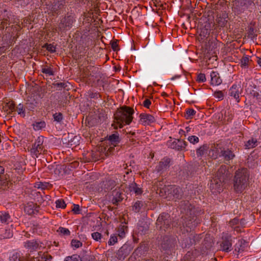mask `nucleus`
I'll use <instances>...</instances> for the list:
<instances>
[{
	"label": "nucleus",
	"instance_id": "nucleus-1",
	"mask_svg": "<svg viewBox=\"0 0 261 261\" xmlns=\"http://www.w3.org/2000/svg\"><path fill=\"white\" fill-rule=\"evenodd\" d=\"M134 113V109L129 107H120L114 114V121L112 126L116 129L118 126L122 128L124 125L129 124L133 120Z\"/></svg>",
	"mask_w": 261,
	"mask_h": 261
},
{
	"label": "nucleus",
	"instance_id": "nucleus-2",
	"mask_svg": "<svg viewBox=\"0 0 261 261\" xmlns=\"http://www.w3.org/2000/svg\"><path fill=\"white\" fill-rule=\"evenodd\" d=\"M249 178V173L246 168L237 170L233 179L234 190L238 193L242 192L248 186Z\"/></svg>",
	"mask_w": 261,
	"mask_h": 261
},
{
	"label": "nucleus",
	"instance_id": "nucleus-3",
	"mask_svg": "<svg viewBox=\"0 0 261 261\" xmlns=\"http://www.w3.org/2000/svg\"><path fill=\"white\" fill-rule=\"evenodd\" d=\"M158 191L161 196L175 200L181 199L183 195L181 189L175 186H165Z\"/></svg>",
	"mask_w": 261,
	"mask_h": 261
},
{
	"label": "nucleus",
	"instance_id": "nucleus-4",
	"mask_svg": "<svg viewBox=\"0 0 261 261\" xmlns=\"http://www.w3.org/2000/svg\"><path fill=\"white\" fill-rule=\"evenodd\" d=\"M177 246L175 238L166 236L162 239L159 245V248L164 253L171 255L175 252Z\"/></svg>",
	"mask_w": 261,
	"mask_h": 261
},
{
	"label": "nucleus",
	"instance_id": "nucleus-5",
	"mask_svg": "<svg viewBox=\"0 0 261 261\" xmlns=\"http://www.w3.org/2000/svg\"><path fill=\"white\" fill-rule=\"evenodd\" d=\"M43 142L44 138L43 136H41L37 138L30 149V152L32 155L38 158L40 154H43L46 151L43 145Z\"/></svg>",
	"mask_w": 261,
	"mask_h": 261
},
{
	"label": "nucleus",
	"instance_id": "nucleus-6",
	"mask_svg": "<svg viewBox=\"0 0 261 261\" xmlns=\"http://www.w3.org/2000/svg\"><path fill=\"white\" fill-rule=\"evenodd\" d=\"M171 223V219L170 215L168 214L163 213L159 216L156 224L161 230L166 231L170 229Z\"/></svg>",
	"mask_w": 261,
	"mask_h": 261
},
{
	"label": "nucleus",
	"instance_id": "nucleus-7",
	"mask_svg": "<svg viewBox=\"0 0 261 261\" xmlns=\"http://www.w3.org/2000/svg\"><path fill=\"white\" fill-rule=\"evenodd\" d=\"M255 5L253 0H245V1L240 2L236 5L235 9L238 14L243 13L246 10L252 9Z\"/></svg>",
	"mask_w": 261,
	"mask_h": 261
},
{
	"label": "nucleus",
	"instance_id": "nucleus-8",
	"mask_svg": "<svg viewBox=\"0 0 261 261\" xmlns=\"http://www.w3.org/2000/svg\"><path fill=\"white\" fill-rule=\"evenodd\" d=\"M74 22L73 17L71 16H68L63 18L58 25V29L60 31H64L70 29Z\"/></svg>",
	"mask_w": 261,
	"mask_h": 261
},
{
	"label": "nucleus",
	"instance_id": "nucleus-9",
	"mask_svg": "<svg viewBox=\"0 0 261 261\" xmlns=\"http://www.w3.org/2000/svg\"><path fill=\"white\" fill-rule=\"evenodd\" d=\"M225 181L215 177L211 180L210 189L213 193H220L223 190V183Z\"/></svg>",
	"mask_w": 261,
	"mask_h": 261
},
{
	"label": "nucleus",
	"instance_id": "nucleus-10",
	"mask_svg": "<svg viewBox=\"0 0 261 261\" xmlns=\"http://www.w3.org/2000/svg\"><path fill=\"white\" fill-rule=\"evenodd\" d=\"M171 159L165 157L161 160L158 165L155 167V170L162 174L168 170L170 166Z\"/></svg>",
	"mask_w": 261,
	"mask_h": 261
},
{
	"label": "nucleus",
	"instance_id": "nucleus-11",
	"mask_svg": "<svg viewBox=\"0 0 261 261\" xmlns=\"http://www.w3.org/2000/svg\"><path fill=\"white\" fill-rule=\"evenodd\" d=\"M229 175L230 173L226 166L222 165L218 170L214 177L225 181L229 178Z\"/></svg>",
	"mask_w": 261,
	"mask_h": 261
},
{
	"label": "nucleus",
	"instance_id": "nucleus-12",
	"mask_svg": "<svg viewBox=\"0 0 261 261\" xmlns=\"http://www.w3.org/2000/svg\"><path fill=\"white\" fill-rule=\"evenodd\" d=\"M221 248L222 250L225 252H229L232 250V238L231 236L228 234L226 235L223 238L221 244Z\"/></svg>",
	"mask_w": 261,
	"mask_h": 261
},
{
	"label": "nucleus",
	"instance_id": "nucleus-13",
	"mask_svg": "<svg viewBox=\"0 0 261 261\" xmlns=\"http://www.w3.org/2000/svg\"><path fill=\"white\" fill-rule=\"evenodd\" d=\"M113 198L111 199L112 203L117 205L119 202H121L124 198V194L122 190L120 188L116 189L113 191Z\"/></svg>",
	"mask_w": 261,
	"mask_h": 261
},
{
	"label": "nucleus",
	"instance_id": "nucleus-14",
	"mask_svg": "<svg viewBox=\"0 0 261 261\" xmlns=\"http://www.w3.org/2000/svg\"><path fill=\"white\" fill-rule=\"evenodd\" d=\"M140 122L144 125H150L155 122L154 117L150 114L142 113L140 115Z\"/></svg>",
	"mask_w": 261,
	"mask_h": 261
},
{
	"label": "nucleus",
	"instance_id": "nucleus-15",
	"mask_svg": "<svg viewBox=\"0 0 261 261\" xmlns=\"http://www.w3.org/2000/svg\"><path fill=\"white\" fill-rule=\"evenodd\" d=\"M130 252V247L127 244H124L117 253V258L119 259H124Z\"/></svg>",
	"mask_w": 261,
	"mask_h": 261
},
{
	"label": "nucleus",
	"instance_id": "nucleus-16",
	"mask_svg": "<svg viewBox=\"0 0 261 261\" xmlns=\"http://www.w3.org/2000/svg\"><path fill=\"white\" fill-rule=\"evenodd\" d=\"M29 255L21 256L20 253L15 252L10 257V261H35L34 258H30Z\"/></svg>",
	"mask_w": 261,
	"mask_h": 261
},
{
	"label": "nucleus",
	"instance_id": "nucleus-17",
	"mask_svg": "<svg viewBox=\"0 0 261 261\" xmlns=\"http://www.w3.org/2000/svg\"><path fill=\"white\" fill-rule=\"evenodd\" d=\"M187 143L183 140H176L174 141L171 144L170 147L173 149L176 150H184L186 148Z\"/></svg>",
	"mask_w": 261,
	"mask_h": 261
},
{
	"label": "nucleus",
	"instance_id": "nucleus-18",
	"mask_svg": "<svg viewBox=\"0 0 261 261\" xmlns=\"http://www.w3.org/2000/svg\"><path fill=\"white\" fill-rule=\"evenodd\" d=\"M24 247L28 249L30 252L36 250L41 246L39 243L36 240L28 241L24 243Z\"/></svg>",
	"mask_w": 261,
	"mask_h": 261
},
{
	"label": "nucleus",
	"instance_id": "nucleus-19",
	"mask_svg": "<svg viewBox=\"0 0 261 261\" xmlns=\"http://www.w3.org/2000/svg\"><path fill=\"white\" fill-rule=\"evenodd\" d=\"M38 207L33 202L28 203L24 207V211L30 215L37 214L38 210Z\"/></svg>",
	"mask_w": 261,
	"mask_h": 261
},
{
	"label": "nucleus",
	"instance_id": "nucleus-20",
	"mask_svg": "<svg viewBox=\"0 0 261 261\" xmlns=\"http://www.w3.org/2000/svg\"><path fill=\"white\" fill-rule=\"evenodd\" d=\"M146 204L144 201L142 200H137L133 204L132 206V211L135 213H139L142 210L145 209Z\"/></svg>",
	"mask_w": 261,
	"mask_h": 261
},
{
	"label": "nucleus",
	"instance_id": "nucleus-21",
	"mask_svg": "<svg viewBox=\"0 0 261 261\" xmlns=\"http://www.w3.org/2000/svg\"><path fill=\"white\" fill-rule=\"evenodd\" d=\"M211 77L212 85L218 86L222 83V81L218 72L212 71L211 73Z\"/></svg>",
	"mask_w": 261,
	"mask_h": 261
},
{
	"label": "nucleus",
	"instance_id": "nucleus-22",
	"mask_svg": "<svg viewBox=\"0 0 261 261\" xmlns=\"http://www.w3.org/2000/svg\"><path fill=\"white\" fill-rule=\"evenodd\" d=\"M5 169L0 166V189H4L7 184V181L4 175Z\"/></svg>",
	"mask_w": 261,
	"mask_h": 261
},
{
	"label": "nucleus",
	"instance_id": "nucleus-23",
	"mask_svg": "<svg viewBox=\"0 0 261 261\" xmlns=\"http://www.w3.org/2000/svg\"><path fill=\"white\" fill-rule=\"evenodd\" d=\"M229 94L231 96H233L238 102L240 101L239 90L237 85H232V86L230 88L229 90Z\"/></svg>",
	"mask_w": 261,
	"mask_h": 261
},
{
	"label": "nucleus",
	"instance_id": "nucleus-24",
	"mask_svg": "<svg viewBox=\"0 0 261 261\" xmlns=\"http://www.w3.org/2000/svg\"><path fill=\"white\" fill-rule=\"evenodd\" d=\"M13 233L10 228H0V239H5L12 237Z\"/></svg>",
	"mask_w": 261,
	"mask_h": 261
},
{
	"label": "nucleus",
	"instance_id": "nucleus-25",
	"mask_svg": "<svg viewBox=\"0 0 261 261\" xmlns=\"http://www.w3.org/2000/svg\"><path fill=\"white\" fill-rule=\"evenodd\" d=\"M128 190L132 192H134L136 195H141L143 191L141 188H139L136 183L133 182L128 187Z\"/></svg>",
	"mask_w": 261,
	"mask_h": 261
},
{
	"label": "nucleus",
	"instance_id": "nucleus-26",
	"mask_svg": "<svg viewBox=\"0 0 261 261\" xmlns=\"http://www.w3.org/2000/svg\"><path fill=\"white\" fill-rule=\"evenodd\" d=\"M223 156L224 160L226 161H228L232 160L234 157V154L229 149H225L224 148L223 151L221 154V156Z\"/></svg>",
	"mask_w": 261,
	"mask_h": 261
},
{
	"label": "nucleus",
	"instance_id": "nucleus-27",
	"mask_svg": "<svg viewBox=\"0 0 261 261\" xmlns=\"http://www.w3.org/2000/svg\"><path fill=\"white\" fill-rule=\"evenodd\" d=\"M109 141L110 142L111 145L114 146H117V145L120 142V138L119 135L116 134H114L109 136Z\"/></svg>",
	"mask_w": 261,
	"mask_h": 261
},
{
	"label": "nucleus",
	"instance_id": "nucleus-28",
	"mask_svg": "<svg viewBox=\"0 0 261 261\" xmlns=\"http://www.w3.org/2000/svg\"><path fill=\"white\" fill-rule=\"evenodd\" d=\"M127 226L124 224H121L117 229L118 236L121 238H123L124 237L125 232L127 231Z\"/></svg>",
	"mask_w": 261,
	"mask_h": 261
},
{
	"label": "nucleus",
	"instance_id": "nucleus-29",
	"mask_svg": "<svg viewBox=\"0 0 261 261\" xmlns=\"http://www.w3.org/2000/svg\"><path fill=\"white\" fill-rule=\"evenodd\" d=\"M208 146L206 144H204L198 148L196 150V153L198 156H201L206 153Z\"/></svg>",
	"mask_w": 261,
	"mask_h": 261
},
{
	"label": "nucleus",
	"instance_id": "nucleus-30",
	"mask_svg": "<svg viewBox=\"0 0 261 261\" xmlns=\"http://www.w3.org/2000/svg\"><path fill=\"white\" fill-rule=\"evenodd\" d=\"M98 70L97 67H95L92 66H89L86 67V69L84 70V74L86 77H89L90 76H93L91 72H93L94 71L96 72Z\"/></svg>",
	"mask_w": 261,
	"mask_h": 261
},
{
	"label": "nucleus",
	"instance_id": "nucleus-31",
	"mask_svg": "<svg viewBox=\"0 0 261 261\" xmlns=\"http://www.w3.org/2000/svg\"><path fill=\"white\" fill-rule=\"evenodd\" d=\"M211 148L213 149V151H214V150L216 151L219 154V156H221L224 147L221 143H219L213 144L211 146Z\"/></svg>",
	"mask_w": 261,
	"mask_h": 261
},
{
	"label": "nucleus",
	"instance_id": "nucleus-32",
	"mask_svg": "<svg viewBox=\"0 0 261 261\" xmlns=\"http://www.w3.org/2000/svg\"><path fill=\"white\" fill-rule=\"evenodd\" d=\"M5 109L7 111H8V113H11L15 110V104L12 101H9L7 102L5 106Z\"/></svg>",
	"mask_w": 261,
	"mask_h": 261
},
{
	"label": "nucleus",
	"instance_id": "nucleus-33",
	"mask_svg": "<svg viewBox=\"0 0 261 261\" xmlns=\"http://www.w3.org/2000/svg\"><path fill=\"white\" fill-rule=\"evenodd\" d=\"M10 220V216L7 213H1L0 214V221L2 223H8V222Z\"/></svg>",
	"mask_w": 261,
	"mask_h": 261
},
{
	"label": "nucleus",
	"instance_id": "nucleus-34",
	"mask_svg": "<svg viewBox=\"0 0 261 261\" xmlns=\"http://www.w3.org/2000/svg\"><path fill=\"white\" fill-rule=\"evenodd\" d=\"M251 60L249 56H243L241 60V66L242 67H246L248 66Z\"/></svg>",
	"mask_w": 261,
	"mask_h": 261
},
{
	"label": "nucleus",
	"instance_id": "nucleus-35",
	"mask_svg": "<svg viewBox=\"0 0 261 261\" xmlns=\"http://www.w3.org/2000/svg\"><path fill=\"white\" fill-rule=\"evenodd\" d=\"M257 145V140L254 139L249 140L245 144L246 147L248 149L252 148Z\"/></svg>",
	"mask_w": 261,
	"mask_h": 261
},
{
	"label": "nucleus",
	"instance_id": "nucleus-36",
	"mask_svg": "<svg viewBox=\"0 0 261 261\" xmlns=\"http://www.w3.org/2000/svg\"><path fill=\"white\" fill-rule=\"evenodd\" d=\"M35 130H40L45 127V123L44 121L36 122L33 124Z\"/></svg>",
	"mask_w": 261,
	"mask_h": 261
},
{
	"label": "nucleus",
	"instance_id": "nucleus-37",
	"mask_svg": "<svg viewBox=\"0 0 261 261\" xmlns=\"http://www.w3.org/2000/svg\"><path fill=\"white\" fill-rule=\"evenodd\" d=\"M189 238L190 241V243L191 245L196 244V242H199L200 239H201L199 235H193L192 234L190 235Z\"/></svg>",
	"mask_w": 261,
	"mask_h": 261
},
{
	"label": "nucleus",
	"instance_id": "nucleus-38",
	"mask_svg": "<svg viewBox=\"0 0 261 261\" xmlns=\"http://www.w3.org/2000/svg\"><path fill=\"white\" fill-rule=\"evenodd\" d=\"M64 261H82V259L80 258V256L76 254H74L70 256H67L65 258Z\"/></svg>",
	"mask_w": 261,
	"mask_h": 261
},
{
	"label": "nucleus",
	"instance_id": "nucleus-39",
	"mask_svg": "<svg viewBox=\"0 0 261 261\" xmlns=\"http://www.w3.org/2000/svg\"><path fill=\"white\" fill-rule=\"evenodd\" d=\"M52 257L46 253H43L42 255L37 259V261H51Z\"/></svg>",
	"mask_w": 261,
	"mask_h": 261
},
{
	"label": "nucleus",
	"instance_id": "nucleus-40",
	"mask_svg": "<svg viewBox=\"0 0 261 261\" xmlns=\"http://www.w3.org/2000/svg\"><path fill=\"white\" fill-rule=\"evenodd\" d=\"M195 114L196 111L194 109H189L186 111L185 117L187 119H191Z\"/></svg>",
	"mask_w": 261,
	"mask_h": 261
},
{
	"label": "nucleus",
	"instance_id": "nucleus-41",
	"mask_svg": "<svg viewBox=\"0 0 261 261\" xmlns=\"http://www.w3.org/2000/svg\"><path fill=\"white\" fill-rule=\"evenodd\" d=\"M118 242L117 236L116 234L112 235L108 241V244L110 246L114 245Z\"/></svg>",
	"mask_w": 261,
	"mask_h": 261
},
{
	"label": "nucleus",
	"instance_id": "nucleus-42",
	"mask_svg": "<svg viewBox=\"0 0 261 261\" xmlns=\"http://www.w3.org/2000/svg\"><path fill=\"white\" fill-rule=\"evenodd\" d=\"M92 238L96 241L100 242L102 238V235L98 232H94L91 234Z\"/></svg>",
	"mask_w": 261,
	"mask_h": 261
},
{
	"label": "nucleus",
	"instance_id": "nucleus-43",
	"mask_svg": "<svg viewBox=\"0 0 261 261\" xmlns=\"http://www.w3.org/2000/svg\"><path fill=\"white\" fill-rule=\"evenodd\" d=\"M188 140L192 144H195L197 143L199 139L198 137L196 136H191L188 138Z\"/></svg>",
	"mask_w": 261,
	"mask_h": 261
},
{
	"label": "nucleus",
	"instance_id": "nucleus-44",
	"mask_svg": "<svg viewBox=\"0 0 261 261\" xmlns=\"http://www.w3.org/2000/svg\"><path fill=\"white\" fill-rule=\"evenodd\" d=\"M43 47L45 48L50 53H54L56 51V47L51 44H45Z\"/></svg>",
	"mask_w": 261,
	"mask_h": 261
},
{
	"label": "nucleus",
	"instance_id": "nucleus-45",
	"mask_svg": "<svg viewBox=\"0 0 261 261\" xmlns=\"http://www.w3.org/2000/svg\"><path fill=\"white\" fill-rule=\"evenodd\" d=\"M16 110L18 114L22 115L23 117L25 116L24 109L22 105L19 104L17 107Z\"/></svg>",
	"mask_w": 261,
	"mask_h": 261
},
{
	"label": "nucleus",
	"instance_id": "nucleus-46",
	"mask_svg": "<svg viewBox=\"0 0 261 261\" xmlns=\"http://www.w3.org/2000/svg\"><path fill=\"white\" fill-rule=\"evenodd\" d=\"M56 206L59 208H64L66 206L65 201L63 199L58 200L56 201Z\"/></svg>",
	"mask_w": 261,
	"mask_h": 261
},
{
	"label": "nucleus",
	"instance_id": "nucleus-47",
	"mask_svg": "<svg viewBox=\"0 0 261 261\" xmlns=\"http://www.w3.org/2000/svg\"><path fill=\"white\" fill-rule=\"evenodd\" d=\"M58 231L60 232L61 233H62L64 235L69 236L70 234V232L69 230V229L64 227H60L59 228Z\"/></svg>",
	"mask_w": 261,
	"mask_h": 261
},
{
	"label": "nucleus",
	"instance_id": "nucleus-48",
	"mask_svg": "<svg viewBox=\"0 0 261 261\" xmlns=\"http://www.w3.org/2000/svg\"><path fill=\"white\" fill-rule=\"evenodd\" d=\"M71 244L72 246L76 248H78L82 246V243L78 240H72L71 241Z\"/></svg>",
	"mask_w": 261,
	"mask_h": 261
},
{
	"label": "nucleus",
	"instance_id": "nucleus-49",
	"mask_svg": "<svg viewBox=\"0 0 261 261\" xmlns=\"http://www.w3.org/2000/svg\"><path fill=\"white\" fill-rule=\"evenodd\" d=\"M118 41L117 40H115L112 41L111 43V47L114 51H117L119 50Z\"/></svg>",
	"mask_w": 261,
	"mask_h": 261
},
{
	"label": "nucleus",
	"instance_id": "nucleus-50",
	"mask_svg": "<svg viewBox=\"0 0 261 261\" xmlns=\"http://www.w3.org/2000/svg\"><path fill=\"white\" fill-rule=\"evenodd\" d=\"M54 120L57 122H60L63 119V116L61 113H56L53 115Z\"/></svg>",
	"mask_w": 261,
	"mask_h": 261
},
{
	"label": "nucleus",
	"instance_id": "nucleus-51",
	"mask_svg": "<svg viewBox=\"0 0 261 261\" xmlns=\"http://www.w3.org/2000/svg\"><path fill=\"white\" fill-rule=\"evenodd\" d=\"M115 147L116 146H114V145H113V146H110L108 149H107L106 148H104L105 151H106V155L108 156V155L112 154L115 149Z\"/></svg>",
	"mask_w": 261,
	"mask_h": 261
},
{
	"label": "nucleus",
	"instance_id": "nucleus-52",
	"mask_svg": "<svg viewBox=\"0 0 261 261\" xmlns=\"http://www.w3.org/2000/svg\"><path fill=\"white\" fill-rule=\"evenodd\" d=\"M54 86L59 90H61L62 88H65L66 86V83L63 82L54 83Z\"/></svg>",
	"mask_w": 261,
	"mask_h": 261
},
{
	"label": "nucleus",
	"instance_id": "nucleus-53",
	"mask_svg": "<svg viewBox=\"0 0 261 261\" xmlns=\"http://www.w3.org/2000/svg\"><path fill=\"white\" fill-rule=\"evenodd\" d=\"M206 80L205 74L203 73H199L197 75V81L198 82H204Z\"/></svg>",
	"mask_w": 261,
	"mask_h": 261
},
{
	"label": "nucleus",
	"instance_id": "nucleus-54",
	"mask_svg": "<svg viewBox=\"0 0 261 261\" xmlns=\"http://www.w3.org/2000/svg\"><path fill=\"white\" fill-rule=\"evenodd\" d=\"M42 72L43 73L47 74L49 75H52L54 74L53 71L50 68H43L42 69Z\"/></svg>",
	"mask_w": 261,
	"mask_h": 261
},
{
	"label": "nucleus",
	"instance_id": "nucleus-55",
	"mask_svg": "<svg viewBox=\"0 0 261 261\" xmlns=\"http://www.w3.org/2000/svg\"><path fill=\"white\" fill-rule=\"evenodd\" d=\"M214 96L215 97L219 99H222L224 97V94L221 91H216L214 93Z\"/></svg>",
	"mask_w": 261,
	"mask_h": 261
},
{
	"label": "nucleus",
	"instance_id": "nucleus-56",
	"mask_svg": "<svg viewBox=\"0 0 261 261\" xmlns=\"http://www.w3.org/2000/svg\"><path fill=\"white\" fill-rule=\"evenodd\" d=\"M48 184L47 183H42V182H39L36 184L35 187L38 188H40L41 189H45L47 187Z\"/></svg>",
	"mask_w": 261,
	"mask_h": 261
},
{
	"label": "nucleus",
	"instance_id": "nucleus-57",
	"mask_svg": "<svg viewBox=\"0 0 261 261\" xmlns=\"http://www.w3.org/2000/svg\"><path fill=\"white\" fill-rule=\"evenodd\" d=\"M217 22L218 23L220 27L224 26L226 22V20L221 18H218L216 19Z\"/></svg>",
	"mask_w": 261,
	"mask_h": 261
},
{
	"label": "nucleus",
	"instance_id": "nucleus-58",
	"mask_svg": "<svg viewBox=\"0 0 261 261\" xmlns=\"http://www.w3.org/2000/svg\"><path fill=\"white\" fill-rule=\"evenodd\" d=\"M209 154H210V155L212 156L214 159H216L218 156H219V154L216 151H215L214 150V151H213V149L211 148L210 150Z\"/></svg>",
	"mask_w": 261,
	"mask_h": 261
},
{
	"label": "nucleus",
	"instance_id": "nucleus-59",
	"mask_svg": "<svg viewBox=\"0 0 261 261\" xmlns=\"http://www.w3.org/2000/svg\"><path fill=\"white\" fill-rule=\"evenodd\" d=\"M73 208L72 211L74 212L75 214H79L80 212V208L78 204H73Z\"/></svg>",
	"mask_w": 261,
	"mask_h": 261
},
{
	"label": "nucleus",
	"instance_id": "nucleus-60",
	"mask_svg": "<svg viewBox=\"0 0 261 261\" xmlns=\"http://www.w3.org/2000/svg\"><path fill=\"white\" fill-rule=\"evenodd\" d=\"M239 220L237 218H234L231 220L229 222L230 226L233 227L234 225H237L239 223Z\"/></svg>",
	"mask_w": 261,
	"mask_h": 261
},
{
	"label": "nucleus",
	"instance_id": "nucleus-61",
	"mask_svg": "<svg viewBox=\"0 0 261 261\" xmlns=\"http://www.w3.org/2000/svg\"><path fill=\"white\" fill-rule=\"evenodd\" d=\"M7 19H4L3 20L2 22H1V23L0 24V29L1 30H3L5 28V26H6L7 25Z\"/></svg>",
	"mask_w": 261,
	"mask_h": 261
},
{
	"label": "nucleus",
	"instance_id": "nucleus-62",
	"mask_svg": "<svg viewBox=\"0 0 261 261\" xmlns=\"http://www.w3.org/2000/svg\"><path fill=\"white\" fill-rule=\"evenodd\" d=\"M143 105L145 107L148 108L149 106L151 105V101L149 99H146L144 101Z\"/></svg>",
	"mask_w": 261,
	"mask_h": 261
},
{
	"label": "nucleus",
	"instance_id": "nucleus-63",
	"mask_svg": "<svg viewBox=\"0 0 261 261\" xmlns=\"http://www.w3.org/2000/svg\"><path fill=\"white\" fill-rule=\"evenodd\" d=\"M244 250V247L241 248L238 244L234 246V251L239 253Z\"/></svg>",
	"mask_w": 261,
	"mask_h": 261
},
{
	"label": "nucleus",
	"instance_id": "nucleus-64",
	"mask_svg": "<svg viewBox=\"0 0 261 261\" xmlns=\"http://www.w3.org/2000/svg\"><path fill=\"white\" fill-rule=\"evenodd\" d=\"M251 94L253 95L254 97H256L257 99L261 98V94H259L258 92L253 91V92Z\"/></svg>",
	"mask_w": 261,
	"mask_h": 261
}]
</instances>
